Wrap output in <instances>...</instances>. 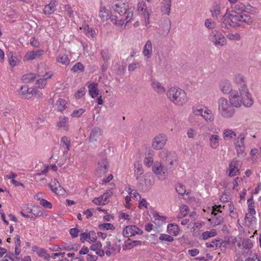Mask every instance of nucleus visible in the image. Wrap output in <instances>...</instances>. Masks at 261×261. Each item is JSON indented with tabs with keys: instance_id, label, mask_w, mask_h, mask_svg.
<instances>
[{
	"instance_id": "1",
	"label": "nucleus",
	"mask_w": 261,
	"mask_h": 261,
	"mask_svg": "<svg viewBox=\"0 0 261 261\" xmlns=\"http://www.w3.org/2000/svg\"><path fill=\"white\" fill-rule=\"evenodd\" d=\"M115 12L118 13L121 18L117 16L111 15V21L118 27H125L126 24L134 18L133 10L129 7L127 3L120 2L113 7Z\"/></svg>"
},
{
	"instance_id": "2",
	"label": "nucleus",
	"mask_w": 261,
	"mask_h": 261,
	"mask_svg": "<svg viewBox=\"0 0 261 261\" xmlns=\"http://www.w3.org/2000/svg\"><path fill=\"white\" fill-rule=\"evenodd\" d=\"M167 96L171 101L177 106H183L188 101L186 93L179 88H170L167 92Z\"/></svg>"
},
{
	"instance_id": "3",
	"label": "nucleus",
	"mask_w": 261,
	"mask_h": 261,
	"mask_svg": "<svg viewBox=\"0 0 261 261\" xmlns=\"http://www.w3.org/2000/svg\"><path fill=\"white\" fill-rule=\"evenodd\" d=\"M234 83L239 87L240 95L247 99L248 101L245 103L247 106H252L253 100L247 88L246 81L244 75L241 74H237L234 77Z\"/></svg>"
},
{
	"instance_id": "4",
	"label": "nucleus",
	"mask_w": 261,
	"mask_h": 261,
	"mask_svg": "<svg viewBox=\"0 0 261 261\" xmlns=\"http://www.w3.org/2000/svg\"><path fill=\"white\" fill-rule=\"evenodd\" d=\"M218 112L224 118H229L233 116L235 109L229 100L224 97L218 100Z\"/></svg>"
},
{
	"instance_id": "5",
	"label": "nucleus",
	"mask_w": 261,
	"mask_h": 261,
	"mask_svg": "<svg viewBox=\"0 0 261 261\" xmlns=\"http://www.w3.org/2000/svg\"><path fill=\"white\" fill-rule=\"evenodd\" d=\"M229 17L230 21L234 24L236 27L241 26L239 22H245L248 24H251L253 22L251 16L245 14L230 13L229 12Z\"/></svg>"
},
{
	"instance_id": "6",
	"label": "nucleus",
	"mask_w": 261,
	"mask_h": 261,
	"mask_svg": "<svg viewBox=\"0 0 261 261\" xmlns=\"http://www.w3.org/2000/svg\"><path fill=\"white\" fill-rule=\"evenodd\" d=\"M160 156L165 162L167 170H172L173 168V165L177 161V156L175 153L163 150L160 153Z\"/></svg>"
},
{
	"instance_id": "7",
	"label": "nucleus",
	"mask_w": 261,
	"mask_h": 261,
	"mask_svg": "<svg viewBox=\"0 0 261 261\" xmlns=\"http://www.w3.org/2000/svg\"><path fill=\"white\" fill-rule=\"evenodd\" d=\"M229 101L233 107L239 108L243 103L246 107H250L251 106H247L245 103L248 101L247 99L241 95H239L237 92H232L230 95Z\"/></svg>"
},
{
	"instance_id": "8",
	"label": "nucleus",
	"mask_w": 261,
	"mask_h": 261,
	"mask_svg": "<svg viewBox=\"0 0 261 261\" xmlns=\"http://www.w3.org/2000/svg\"><path fill=\"white\" fill-rule=\"evenodd\" d=\"M138 188L143 192H146L153 184L152 178L149 176H144L139 178Z\"/></svg>"
},
{
	"instance_id": "9",
	"label": "nucleus",
	"mask_w": 261,
	"mask_h": 261,
	"mask_svg": "<svg viewBox=\"0 0 261 261\" xmlns=\"http://www.w3.org/2000/svg\"><path fill=\"white\" fill-rule=\"evenodd\" d=\"M167 141V136L164 134H160L153 139L152 142V147L156 150L161 149L165 146Z\"/></svg>"
},
{
	"instance_id": "10",
	"label": "nucleus",
	"mask_w": 261,
	"mask_h": 261,
	"mask_svg": "<svg viewBox=\"0 0 261 261\" xmlns=\"http://www.w3.org/2000/svg\"><path fill=\"white\" fill-rule=\"evenodd\" d=\"M211 35L213 36L212 42L216 46H224L226 43V40L225 36L221 33H218L217 31H212Z\"/></svg>"
},
{
	"instance_id": "11",
	"label": "nucleus",
	"mask_w": 261,
	"mask_h": 261,
	"mask_svg": "<svg viewBox=\"0 0 261 261\" xmlns=\"http://www.w3.org/2000/svg\"><path fill=\"white\" fill-rule=\"evenodd\" d=\"M142 233L143 231L136 225L126 226L123 230V236L126 238L134 236L137 234H142Z\"/></svg>"
},
{
	"instance_id": "12",
	"label": "nucleus",
	"mask_w": 261,
	"mask_h": 261,
	"mask_svg": "<svg viewBox=\"0 0 261 261\" xmlns=\"http://www.w3.org/2000/svg\"><path fill=\"white\" fill-rule=\"evenodd\" d=\"M245 136L244 134H240L238 137V140L235 142V147L238 154H242L245 149L244 146Z\"/></svg>"
},
{
	"instance_id": "13",
	"label": "nucleus",
	"mask_w": 261,
	"mask_h": 261,
	"mask_svg": "<svg viewBox=\"0 0 261 261\" xmlns=\"http://www.w3.org/2000/svg\"><path fill=\"white\" fill-rule=\"evenodd\" d=\"M44 51L42 49L33 50L27 53L23 57V61L32 60L39 58L43 55Z\"/></svg>"
},
{
	"instance_id": "14",
	"label": "nucleus",
	"mask_w": 261,
	"mask_h": 261,
	"mask_svg": "<svg viewBox=\"0 0 261 261\" xmlns=\"http://www.w3.org/2000/svg\"><path fill=\"white\" fill-rule=\"evenodd\" d=\"M34 91V88H29L27 85H24L21 87L19 90V94L23 98L29 99L33 96Z\"/></svg>"
},
{
	"instance_id": "15",
	"label": "nucleus",
	"mask_w": 261,
	"mask_h": 261,
	"mask_svg": "<svg viewBox=\"0 0 261 261\" xmlns=\"http://www.w3.org/2000/svg\"><path fill=\"white\" fill-rule=\"evenodd\" d=\"M230 21L229 12L227 10L225 15L222 17L220 21L221 28L227 30H230L231 27V24Z\"/></svg>"
},
{
	"instance_id": "16",
	"label": "nucleus",
	"mask_w": 261,
	"mask_h": 261,
	"mask_svg": "<svg viewBox=\"0 0 261 261\" xmlns=\"http://www.w3.org/2000/svg\"><path fill=\"white\" fill-rule=\"evenodd\" d=\"M86 85L89 89V95L93 98L96 97L99 94V91L97 89L98 83H90V82H88Z\"/></svg>"
},
{
	"instance_id": "17",
	"label": "nucleus",
	"mask_w": 261,
	"mask_h": 261,
	"mask_svg": "<svg viewBox=\"0 0 261 261\" xmlns=\"http://www.w3.org/2000/svg\"><path fill=\"white\" fill-rule=\"evenodd\" d=\"M152 171L156 175H163L165 171H167V169L159 162H155L152 166Z\"/></svg>"
},
{
	"instance_id": "18",
	"label": "nucleus",
	"mask_w": 261,
	"mask_h": 261,
	"mask_svg": "<svg viewBox=\"0 0 261 261\" xmlns=\"http://www.w3.org/2000/svg\"><path fill=\"white\" fill-rule=\"evenodd\" d=\"M98 164L99 166L97 168L98 171H100L101 173L103 174L108 171L109 164L107 158H102L101 160L98 161Z\"/></svg>"
},
{
	"instance_id": "19",
	"label": "nucleus",
	"mask_w": 261,
	"mask_h": 261,
	"mask_svg": "<svg viewBox=\"0 0 261 261\" xmlns=\"http://www.w3.org/2000/svg\"><path fill=\"white\" fill-rule=\"evenodd\" d=\"M239 171L238 168V161L233 159L229 165V174L228 176L233 177L237 175V173Z\"/></svg>"
},
{
	"instance_id": "20",
	"label": "nucleus",
	"mask_w": 261,
	"mask_h": 261,
	"mask_svg": "<svg viewBox=\"0 0 261 261\" xmlns=\"http://www.w3.org/2000/svg\"><path fill=\"white\" fill-rule=\"evenodd\" d=\"M143 54L147 59L150 58L152 54V43L150 40H148L143 48Z\"/></svg>"
},
{
	"instance_id": "21",
	"label": "nucleus",
	"mask_w": 261,
	"mask_h": 261,
	"mask_svg": "<svg viewBox=\"0 0 261 261\" xmlns=\"http://www.w3.org/2000/svg\"><path fill=\"white\" fill-rule=\"evenodd\" d=\"M220 89L225 94H228L232 92L231 83L227 80H225L221 83Z\"/></svg>"
},
{
	"instance_id": "22",
	"label": "nucleus",
	"mask_w": 261,
	"mask_h": 261,
	"mask_svg": "<svg viewBox=\"0 0 261 261\" xmlns=\"http://www.w3.org/2000/svg\"><path fill=\"white\" fill-rule=\"evenodd\" d=\"M110 12L109 10H107L105 7H101L99 11V17L101 18L103 22L110 19Z\"/></svg>"
},
{
	"instance_id": "23",
	"label": "nucleus",
	"mask_w": 261,
	"mask_h": 261,
	"mask_svg": "<svg viewBox=\"0 0 261 261\" xmlns=\"http://www.w3.org/2000/svg\"><path fill=\"white\" fill-rule=\"evenodd\" d=\"M81 30L83 29L84 32L88 37L94 38L96 35V32L93 28H90L88 24H84L82 27L80 28Z\"/></svg>"
},
{
	"instance_id": "24",
	"label": "nucleus",
	"mask_w": 261,
	"mask_h": 261,
	"mask_svg": "<svg viewBox=\"0 0 261 261\" xmlns=\"http://www.w3.org/2000/svg\"><path fill=\"white\" fill-rule=\"evenodd\" d=\"M56 1L51 0L50 3L45 6L44 12L45 14L50 15L53 14L56 10Z\"/></svg>"
},
{
	"instance_id": "25",
	"label": "nucleus",
	"mask_w": 261,
	"mask_h": 261,
	"mask_svg": "<svg viewBox=\"0 0 261 261\" xmlns=\"http://www.w3.org/2000/svg\"><path fill=\"white\" fill-rule=\"evenodd\" d=\"M101 130L99 128H94L90 133L89 140L91 142L96 141L97 138L101 135Z\"/></svg>"
},
{
	"instance_id": "26",
	"label": "nucleus",
	"mask_w": 261,
	"mask_h": 261,
	"mask_svg": "<svg viewBox=\"0 0 261 261\" xmlns=\"http://www.w3.org/2000/svg\"><path fill=\"white\" fill-rule=\"evenodd\" d=\"M212 13V16L214 18H217L218 16L221 14V7L217 3L215 2L210 10Z\"/></svg>"
},
{
	"instance_id": "27",
	"label": "nucleus",
	"mask_w": 261,
	"mask_h": 261,
	"mask_svg": "<svg viewBox=\"0 0 261 261\" xmlns=\"http://www.w3.org/2000/svg\"><path fill=\"white\" fill-rule=\"evenodd\" d=\"M231 9L233 13L244 14L243 12H246V9H248V8L243 4H240L232 6Z\"/></svg>"
},
{
	"instance_id": "28",
	"label": "nucleus",
	"mask_w": 261,
	"mask_h": 261,
	"mask_svg": "<svg viewBox=\"0 0 261 261\" xmlns=\"http://www.w3.org/2000/svg\"><path fill=\"white\" fill-rule=\"evenodd\" d=\"M134 168L135 175L136 176V179L138 180L140 178V176L143 174L144 172L143 169L142 168V165L139 162H136L135 163Z\"/></svg>"
},
{
	"instance_id": "29",
	"label": "nucleus",
	"mask_w": 261,
	"mask_h": 261,
	"mask_svg": "<svg viewBox=\"0 0 261 261\" xmlns=\"http://www.w3.org/2000/svg\"><path fill=\"white\" fill-rule=\"evenodd\" d=\"M48 186L53 192L57 195H63L65 193V190L58 184V187H54L51 184H48Z\"/></svg>"
},
{
	"instance_id": "30",
	"label": "nucleus",
	"mask_w": 261,
	"mask_h": 261,
	"mask_svg": "<svg viewBox=\"0 0 261 261\" xmlns=\"http://www.w3.org/2000/svg\"><path fill=\"white\" fill-rule=\"evenodd\" d=\"M220 140L219 136L216 135H211L210 138V146L214 149L217 148L219 145V140Z\"/></svg>"
},
{
	"instance_id": "31",
	"label": "nucleus",
	"mask_w": 261,
	"mask_h": 261,
	"mask_svg": "<svg viewBox=\"0 0 261 261\" xmlns=\"http://www.w3.org/2000/svg\"><path fill=\"white\" fill-rule=\"evenodd\" d=\"M36 78L35 74L30 73L23 75L21 80L24 83H29L33 82Z\"/></svg>"
},
{
	"instance_id": "32",
	"label": "nucleus",
	"mask_w": 261,
	"mask_h": 261,
	"mask_svg": "<svg viewBox=\"0 0 261 261\" xmlns=\"http://www.w3.org/2000/svg\"><path fill=\"white\" fill-rule=\"evenodd\" d=\"M163 4L164 6L161 7V11L163 14L169 15L171 10V2L168 0L167 2H164Z\"/></svg>"
},
{
	"instance_id": "33",
	"label": "nucleus",
	"mask_w": 261,
	"mask_h": 261,
	"mask_svg": "<svg viewBox=\"0 0 261 261\" xmlns=\"http://www.w3.org/2000/svg\"><path fill=\"white\" fill-rule=\"evenodd\" d=\"M151 86L153 89L159 93L165 91V88L162 86L161 84L155 80H152Z\"/></svg>"
},
{
	"instance_id": "34",
	"label": "nucleus",
	"mask_w": 261,
	"mask_h": 261,
	"mask_svg": "<svg viewBox=\"0 0 261 261\" xmlns=\"http://www.w3.org/2000/svg\"><path fill=\"white\" fill-rule=\"evenodd\" d=\"M162 28L163 29V32L162 33V35L165 36L168 34L171 28L170 20L169 19L165 20Z\"/></svg>"
},
{
	"instance_id": "35",
	"label": "nucleus",
	"mask_w": 261,
	"mask_h": 261,
	"mask_svg": "<svg viewBox=\"0 0 261 261\" xmlns=\"http://www.w3.org/2000/svg\"><path fill=\"white\" fill-rule=\"evenodd\" d=\"M167 230L169 233L174 236H176L179 231L178 226L174 224H168Z\"/></svg>"
},
{
	"instance_id": "36",
	"label": "nucleus",
	"mask_w": 261,
	"mask_h": 261,
	"mask_svg": "<svg viewBox=\"0 0 261 261\" xmlns=\"http://www.w3.org/2000/svg\"><path fill=\"white\" fill-rule=\"evenodd\" d=\"M9 64L12 67L17 65L19 62V60L16 57L13 56L12 52H10L8 55Z\"/></svg>"
},
{
	"instance_id": "37",
	"label": "nucleus",
	"mask_w": 261,
	"mask_h": 261,
	"mask_svg": "<svg viewBox=\"0 0 261 261\" xmlns=\"http://www.w3.org/2000/svg\"><path fill=\"white\" fill-rule=\"evenodd\" d=\"M214 226H217L220 224H221L223 221L224 218L223 216L219 214H214L213 215V217L212 218Z\"/></svg>"
},
{
	"instance_id": "38",
	"label": "nucleus",
	"mask_w": 261,
	"mask_h": 261,
	"mask_svg": "<svg viewBox=\"0 0 261 261\" xmlns=\"http://www.w3.org/2000/svg\"><path fill=\"white\" fill-rule=\"evenodd\" d=\"M142 241L134 240L132 241L130 239H128L125 242V246L126 248H129V249L138 245H142Z\"/></svg>"
},
{
	"instance_id": "39",
	"label": "nucleus",
	"mask_w": 261,
	"mask_h": 261,
	"mask_svg": "<svg viewBox=\"0 0 261 261\" xmlns=\"http://www.w3.org/2000/svg\"><path fill=\"white\" fill-rule=\"evenodd\" d=\"M66 102L64 99L59 98L56 102V106L58 110L59 111L62 112L64 110H65L66 107Z\"/></svg>"
},
{
	"instance_id": "40",
	"label": "nucleus",
	"mask_w": 261,
	"mask_h": 261,
	"mask_svg": "<svg viewBox=\"0 0 261 261\" xmlns=\"http://www.w3.org/2000/svg\"><path fill=\"white\" fill-rule=\"evenodd\" d=\"M59 127H68V118L65 116L59 117V121L57 123Z\"/></svg>"
},
{
	"instance_id": "41",
	"label": "nucleus",
	"mask_w": 261,
	"mask_h": 261,
	"mask_svg": "<svg viewBox=\"0 0 261 261\" xmlns=\"http://www.w3.org/2000/svg\"><path fill=\"white\" fill-rule=\"evenodd\" d=\"M57 61L59 62H60L62 64L66 65H68L70 62V60L68 59V57L65 54L60 55L57 58Z\"/></svg>"
},
{
	"instance_id": "42",
	"label": "nucleus",
	"mask_w": 261,
	"mask_h": 261,
	"mask_svg": "<svg viewBox=\"0 0 261 261\" xmlns=\"http://www.w3.org/2000/svg\"><path fill=\"white\" fill-rule=\"evenodd\" d=\"M71 70L73 72H83L84 66L81 62H77L71 68Z\"/></svg>"
},
{
	"instance_id": "43",
	"label": "nucleus",
	"mask_w": 261,
	"mask_h": 261,
	"mask_svg": "<svg viewBox=\"0 0 261 261\" xmlns=\"http://www.w3.org/2000/svg\"><path fill=\"white\" fill-rule=\"evenodd\" d=\"M217 234L216 230L212 229L210 231H206L202 233V238L203 240H206L209 238L214 237Z\"/></svg>"
},
{
	"instance_id": "44",
	"label": "nucleus",
	"mask_w": 261,
	"mask_h": 261,
	"mask_svg": "<svg viewBox=\"0 0 261 261\" xmlns=\"http://www.w3.org/2000/svg\"><path fill=\"white\" fill-rule=\"evenodd\" d=\"M189 211V208L188 206L186 205H182L180 208V213L179 214L178 218H182L185 217Z\"/></svg>"
},
{
	"instance_id": "45",
	"label": "nucleus",
	"mask_w": 261,
	"mask_h": 261,
	"mask_svg": "<svg viewBox=\"0 0 261 261\" xmlns=\"http://www.w3.org/2000/svg\"><path fill=\"white\" fill-rule=\"evenodd\" d=\"M233 136H236V133L230 129H226L224 132V139L225 140H229L233 138Z\"/></svg>"
},
{
	"instance_id": "46",
	"label": "nucleus",
	"mask_w": 261,
	"mask_h": 261,
	"mask_svg": "<svg viewBox=\"0 0 261 261\" xmlns=\"http://www.w3.org/2000/svg\"><path fill=\"white\" fill-rule=\"evenodd\" d=\"M113 192L111 190H108L103 195V202L102 203L103 205H105L108 203L109 202V198L113 195Z\"/></svg>"
},
{
	"instance_id": "47",
	"label": "nucleus",
	"mask_w": 261,
	"mask_h": 261,
	"mask_svg": "<svg viewBox=\"0 0 261 261\" xmlns=\"http://www.w3.org/2000/svg\"><path fill=\"white\" fill-rule=\"evenodd\" d=\"M98 227L100 229L105 230H114L115 229L114 225L111 223H103L99 225Z\"/></svg>"
},
{
	"instance_id": "48",
	"label": "nucleus",
	"mask_w": 261,
	"mask_h": 261,
	"mask_svg": "<svg viewBox=\"0 0 261 261\" xmlns=\"http://www.w3.org/2000/svg\"><path fill=\"white\" fill-rule=\"evenodd\" d=\"M100 55L104 62H108L110 60L111 55L108 50H101Z\"/></svg>"
},
{
	"instance_id": "49",
	"label": "nucleus",
	"mask_w": 261,
	"mask_h": 261,
	"mask_svg": "<svg viewBox=\"0 0 261 261\" xmlns=\"http://www.w3.org/2000/svg\"><path fill=\"white\" fill-rule=\"evenodd\" d=\"M226 36L228 39L230 40L239 41L241 40V35L239 33H228V34L226 35Z\"/></svg>"
},
{
	"instance_id": "50",
	"label": "nucleus",
	"mask_w": 261,
	"mask_h": 261,
	"mask_svg": "<svg viewBox=\"0 0 261 261\" xmlns=\"http://www.w3.org/2000/svg\"><path fill=\"white\" fill-rule=\"evenodd\" d=\"M159 240L161 241H165L171 242L173 241L174 239L172 236H171L170 235L165 234V233H162L160 234V236L159 237Z\"/></svg>"
},
{
	"instance_id": "51",
	"label": "nucleus",
	"mask_w": 261,
	"mask_h": 261,
	"mask_svg": "<svg viewBox=\"0 0 261 261\" xmlns=\"http://www.w3.org/2000/svg\"><path fill=\"white\" fill-rule=\"evenodd\" d=\"M186 187L181 184H178L176 186V190L177 192L181 195H183L186 193Z\"/></svg>"
},
{
	"instance_id": "52",
	"label": "nucleus",
	"mask_w": 261,
	"mask_h": 261,
	"mask_svg": "<svg viewBox=\"0 0 261 261\" xmlns=\"http://www.w3.org/2000/svg\"><path fill=\"white\" fill-rule=\"evenodd\" d=\"M242 244L245 249H250L253 247V243L249 239H244Z\"/></svg>"
},
{
	"instance_id": "53",
	"label": "nucleus",
	"mask_w": 261,
	"mask_h": 261,
	"mask_svg": "<svg viewBox=\"0 0 261 261\" xmlns=\"http://www.w3.org/2000/svg\"><path fill=\"white\" fill-rule=\"evenodd\" d=\"M65 12L71 19L74 17L73 16V11L72 8L69 5L65 6Z\"/></svg>"
},
{
	"instance_id": "54",
	"label": "nucleus",
	"mask_w": 261,
	"mask_h": 261,
	"mask_svg": "<svg viewBox=\"0 0 261 261\" xmlns=\"http://www.w3.org/2000/svg\"><path fill=\"white\" fill-rule=\"evenodd\" d=\"M80 245L78 244L70 245L68 246H64L63 247V249L66 251H77Z\"/></svg>"
},
{
	"instance_id": "55",
	"label": "nucleus",
	"mask_w": 261,
	"mask_h": 261,
	"mask_svg": "<svg viewBox=\"0 0 261 261\" xmlns=\"http://www.w3.org/2000/svg\"><path fill=\"white\" fill-rule=\"evenodd\" d=\"M61 143L63 145H65L67 150H70V141L69 139L67 137H63L61 138Z\"/></svg>"
},
{
	"instance_id": "56",
	"label": "nucleus",
	"mask_w": 261,
	"mask_h": 261,
	"mask_svg": "<svg viewBox=\"0 0 261 261\" xmlns=\"http://www.w3.org/2000/svg\"><path fill=\"white\" fill-rule=\"evenodd\" d=\"M85 88L82 87L75 93V96L76 98H80L85 94Z\"/></svg>"
},
{
	"instance_id": "57",
	"label": "nucleus",
	"mask_w": 261,
	"mask_h": 261,
	"mask_svg": "<svg viewBox=\"0 0 261 261\" xmlns=\"http://www.w3.org/2000/svg\"><path fill=\"white\" fill-rule=\"evenodd\" d=\"M193 113L196 115L201 116L203 117L206 120H207V119H209V120L211 119V116H210V117H208V116L205 115L203 113V110L202 109L195 110L193 111Z\"/></svg>"
},
{
	"instance_id": "58",
	"label": "nucleus",
	"mask_w": 261,
	"mask_h": 261,
	"mask_svg": "<svg viewBox=\"0 0 261 261\" xmlns=\"http://www.w3.org/2000/svg\"><path fill=\"white\" fill-rule=\"evenodd\" d=\"M220 240L219 239H216L213 240L211 243H206L205 245L207 248H214L217 247L218 245V242H220Z\"/></svg>"
},
{
	"instance_id": "59",
	"label": "nucleus",
	"mask_w": 261,
	"mask_h": 261,
	"mask_svg": "<svg viewBox=\"0 0 261 261\" xmlns=\"http://www.w3.org/2000/svg\"><path fill=\"white\" fill-rule=\"evenodd\" d=\"M102 247V244L100 242H97L96 244L92 245L90 247V249L93 251H96L98 250L101 249Z\"/></svg>"
},
{
	"instance_id": "60",
	"label": "nucleus",
	"mask_w": 261,
	"mask_h": 261,
	"mask_svg": "<svg viewBox=\"0 0 261 261\" xmlns=\"http://www.w3.org/2000/svg\"><path fill=\"white\" fill-rule=\"evenodd\" d=\"M85 111V110L83 109H80L79 110H75L73 111L72 113L71 114V116L72 117H79L80 116H81Z\"/></svg>"
},
{
	"instance_id": "61",
	"label": "nucleus",
	"mask_w": 261,
	"mask_h": 261,
	"mask_svg": "<svg viewBox=\"0 0 261 261\" xmlns=\"http://www.w3.org/2000/svg\"><path fill=\"white\" fill-rule=\"evenodd\" d=\"M90 236H89V241L90 243H95L97 240V236L94 230H92L89 231Z\"/></svg>"
},
{
	"instance_id": "62",
	"label": "nucleus",
	"mask_w": 261,
	"mask_h": 261,
	"mask_svg": "<svg viewBox=\"0 0 261 261\" xmlns=\"http://www.w3.org/2000/svg\"><path fill=\"white\" fill-rule=\"evenodd\" d=\"M40 204L43 207L47 208H51L53 206L52 204L50 202L44 199L40 200Z\"/></svg>"
},
{
	"instance_id": "63",
	"label": "nucleus",
	"mask_w": 261,
	"mask_h": 261,
	"mask_svg": "<svg viewBox=\"0 0 261 261\" xmlns=\"http://www.w3.org/2000/svg\"><path fill=\"white\" fill-rule=\"evenodd\" d=\"M28 212L30 213H32L33 215H34L35 216L34 217H35V218L36 217L41 216L43 215V213L41 211H37V210H36L35 208H34V209L29 208Z\"/></svg>"
},
{
	"instance_id": "64",
	"label": "nucleus",
	"mask_w": 261,
	"mask_h": 261,
	"mask_svg": "<svg viewBox=\"0 0 261 261\" xmlns=\"http://www.w3.org/2000/svg\"><path fill=\"white\" fill-rule=\"evenodd\" d=\"M37 84H38V88H43L46 84V81L45 79H40L36 81Z\"/></svg>"
}]
</instances>
